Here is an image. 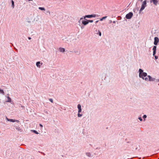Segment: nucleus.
<instances>
[{"label": "nucleus", "mask_w": 159, "mask_h": 159, "mask_svg": "<svg viewBox=\"0 0 159 159\" xmlns=\"http://www.w3.org/2000/svg\"><path fill=\"white\" fill-rule=\"evenodd\" d=\"M133 15V13L130 12L126 15V18L127 19H130L132 17Z\"/></svg>", "instance_id": "obj_3"}, {"label": "nucleus", "mask_w": 159, "mask_h": 159, "mask_svg": "<svg viewBox=\"0 0 159 159\" xmlns=\"http://www.w3.org/2000/svg\"><path fill=\"white\" fill-rule=\"evenodd\" d=\"M88 21H89V22H93V20H88Z\"/></svg>", "instance_id": "obj_17"}, {"label": "nucleus", "mask_w": 159, "mask_h": 159, "mask_svg": "<svg viewBox=\"0 0 159 159\" xmlns=\"http://www.w3.org/2000/svg\"><path fill=\"white\" fill-rule=\"evenodd\" d=\"M59 50L61 52H64L65 51V49L64 48H59Z\"/></svg>", "instance_id": "obj_11"}, {"label": "nucleus", "mask_w": 159, "mask_h": 159, "mask_svg": "<svg viewBox=\"0 0 159 159\" xmlns=\"http://www.w3.org/2000/svg\"><path fill=\"white\" fill-rule=\"evenodd\" d=\"M98 22V21H96V23H97Z\"/></svg>", "instance_id": "obj_27"}, {"label": "nucleus", "mask_w": 159, "mask_h": 159, "mask_svg": "<svg viewBox=\"0 0 159 159\" xmlns=\"http://www.w3.org/2000/svg\"><path fill=\"white\" fill-rule=\"evenodd\" d=\"M40 62L39 61V62H37L36 63V64L37 66V67H40Z\"/></svg>", "instance_id": "obj_12"}, {"label": "nucleus", "mask_w": 159, "mask_h": 159, "mask_svg": "<svg viewBox=\"0 0 159 159\" xmlns=\"http://www.w3.org/2000/svg\"><path fill=\"white\" fill-rule=\"evenodd\" d=\"M34 131V132L35 133V134H38V133L37 132V131H36V130H34V131Z\"/></svg>", "instance_id": "obj_18"}, {"label": "nucleus", "mask_w": 159, "mask_h": 159, "mask_svg": "<svg viewBox=\"0 0 159 159\" xmlns=\"http://www.w3.org/2000/svg\"><path fill=\"white\" fill-rule=\"evenodd\" d=\"M49 100L50 101H51V102H53V101H52V100L51 99H49Z\"/></svg>", "instance_id": "obj_21"}, {"label": "nucleus", "mask_w": 159, "mask_h": 159, "mask_svg": "<svg viewBox=\"0 0 159 159\" xmlns=\"http://www.w3.org/2000/svg\"><path fill=\"white\" fill-rule=\"evenodd\" d=\"M146 117H147V116L146 115H144L143 116V118L145 119L146 118Z\"/></svg>", "instance_id": "obj_20"}, {"label": "nucleus", "mask_w": 159, "mask_h": 159, "mask_svg": "<svg viewBox=\"0 0 159 159\" xmlns=\"http://www.w3.org/2000/svg\"><path fill=\"white\" fill-rule=\"evenodd\" d=\"M11 3H12V7L13 8H14V2L13 0L11 1Z\"/></svg>", "instance_id": "obj_15"}, {"label": "nucleus", "mask_w": 159, "mask_h": 159, "mask_svg": "<svg viewBox=\"0 0 159 159\" xmlns=\"http://www.w3.org/2000/svg\"><path fill=\"white\" fill-rule=\"evenodd\" d=\"M82 115L80 114V113L79 112V113L78 114V116L79 117H80Z\"/></svg>", "instance_id": "obj_19"}, {"label": "nucleus", "mask_w": 159, "mask_h": 159, "mask_svg": "<svg viewBox=\"0 0 159 159\" xmlns=\"http://www.w3.org/2000/svg\"><path fill=\"white\" fill-rule=\"evenodd\" d=\"M139 76L140 78H142L143 79H145L146 81H153L154 80V79H152L149 76L147 77V74L146 73L143 72V70L140 69H139Z\"/></svg>", "instance_id": "obj_1"}, {"label": "nucleus", "mask_w": 159, "mask_h": 159, "mask_svg": "<svg viewBox=\"0 0 159 159\" xmlns=\"http://www.w3.org/2000/svg\"><path fill=\"white\" fill-rule=\"evenodd\" d=\"M82 19V18H80V20H81V19Z\"/></svg>", "instance_id": "obj_28"}, {"label": "nucleus", "mask_w": 159, "mask_h": 159, "mask_svg": "<svg viewBox=\"0 0 159 159\" xmlns=\"http://www.w3.org/2000/svg\"><path fill=\"white\" fill-rule=\"evenodd\" d=\"M107 17V16H104V17H103L102 18L100 19V21H102V20L103 19H106V18Z\"/></svg>", "instance_id": "obj_13"}, {"label": "nucleus", "mask_w": 159, "mask_h": 159, "mask_svg": "<svg viewBox=\"0 0 159 159\" xmlns=\"http://www.w3.org/2000/svg\"><path fill=\"white\" fill-rule=\"evenodd\" d=\"M89 23V21L88 20H83L82 21V23L84 25H86Z\"/></svg>", "instance_id": "obj_6"}, {"label": "nucleus", "mask_w": 159, "mask_h": 159, "mask_svg": "<svg viewBox=\"0 0 159 159\" xmlns=\"http://www.w3.org/2000/svg\"><path fill=\"white\" fill-rule=\"evenodd\" d=\"M96 16V15H86L84 17V18H85L86 17H87L89 18H91L92 17H95Z\"/></svg>", "instance_id": "obj_4"}, {"label": "nucleus", "mask_w": 159, "mask_h": 159, "mask_svg": "<svg viewBox=\"0 0 159 159\" xmlns=\"http://www.w3.org/2000/svg\"><path fill=\"white\" fill-rule=\"evenodd\" d=\"M155 57L156 59H157V56H155Z\"/></svg>", "instance_id": "obj_24"}, {"label": "nucleus", "mask_w": 159, "mask_h": 159, "mask_svg": "<svg viewBox=\"0 0 159 159\" xmlns=\"http://www.w3.org/2000/svg\"><path fill=\"white\" fill-rule=\"evenodd\" d=\"M101 33L100 32H99V35L101 36Z\"/></svg>", "instance_id": "obj_23"}, {"label": "nucleus", "mask_w": 159, "mask_h": 159, "mask_svg": "<svg viewBox=\"0 0 159 159\" xmlns=\"http://www.w3.org/2000/svg\"><path fill=\"white\" fill-rule=\"evenodd\" d=\"M7 98H8V100L7 101V102H11V99L9 97H7Z\"/></svg>", "instance_id": "obj_14"}, {"label": "nucleus", "mask_w": 159, "mask_h": 159, "mask_svg": "<svg viewBox=\"0 0 159 159\" xmlns=\"http://www.w3.org/2000/svg\"><path fill=\"white\" fill-rule=\"evenodd\" d=\"M7 120L8 121H10L11 122H14L15 121H16L17 120H13L12 119H8L7 118Z\"/></svg>", "instance_id": "obj_10"}, {"label": "nucleus", "mask_w": 159, "mask_h": 159, "mask_svg": "<svg viewBox=\"0 0 159 159\" xmlns=\"http://www.w3.org/2000/svg\"><path fill=\"white\" fill-rule=\"evenodd\" d=\"M150 2H153L154 4L157 5V0H152L150 1Z\"/></svg>", "instance_id": "obj_9"}, {"label": "nucleus", "mask_w": 159, "mask_h": 159, "mask_svg": "<svg viewBox=\"0 0 159 159\" xmlns=\"http://www.w3.org/2000/svg\"><path fill=\"white\" fill-rule=\"evenodd\" d=\"M159 39L157 37H156L154 38V44L155 45H157Z\"/></svg>", "instance_id": "obj_5"}, {"label": "nucleus", "mask_w": 159, "mask_h": 159, "mask_svg": "<svg viewBox=\"0 0 159 159\" xmlns=\"http://www.w3.org/2000/svg\"><path fill=\"white\" fill-rule=\"evenodd\" d=\"M139 120H140V121L142 120V119L141 117H139Z\"/></svg>", "instance_id": "obj_22"}, {"label": "nucleus", "mask_w": 159, "mask_h": 159, "mask_svg": "<svg viewBox=\"0 0 159 159\" xmlns=\"http://www.w3.org/2000/svg\"><path fill=\"white\" fill-rule=\"evenodd\" d=\"M29 39H31V38H30V37H29Z\"/></svg>", "instance_id": "obj_26"}, {"label": "nucleus", "mask_w": 159, "mask_h": 159, "mask_svg": "<svg viewBox=\"0 0 159 159\" xmlns=\"http://www.w3.org/2000/svg\"><path fill=\"white\" fill-rule=\"evenodd\" d=\"M147 6V2L146 0L144 1L142 5L141 8L140 10V12L142 11Z\"/></svg>", "instance_id": "obj_2"}, {"label": "nucleus", "mask_w": 159, "mask_h": 159, "mask_svg": "<svg viewBox=\"0 0 159 159\" xmlns=\"http://www.w3.org/2000/svg\"><path fill=\"white\" fill-rule=\"evenodd\" d=\"M157 47L156 46H154L153 48V55H154L156 54V49Z\"/></svg>", "instance_id": "obj_7"}, {"label": "nucleus", "mask_w": 159, "mask_h": 159, "mask_svg": "<svg viewBox=\"0 0 159 159\" xmlns=\"http://www.w3.org/2000/svg\"><path fill=\"white\" fill-rule=\"evenodd\" d=\"M40 126L41 127H43V125H41V124H40Z\"/></svg>", "instance_id": "obj_25"}, {"label": "nucleus", "mask_w": 159, "mask_h": 159, "mask_svg": "<svg viewBox=\"0 0 159 159\" xmlns=\"http://www.w3.org/2000/svg\"><path fill=\"white\" fill-rule=\"evenodd\" d=\"M39 9L41 10H45L44 8L43 7H39Z\"/></svg>", "instance_id": "obj_16"}, {"label": "nucleus", "mask_w": 159, "mask_h": 159, "mask_svg": "<svg viewBox=\"0 0 159 159\" xmlns=\"http://www.w3.org/2000/svg\"><path fill=\"white\" fill-rule=\"evenodd\" d=\"M78 108L79 109L78 112L80 113L81 112V106L80 104H78Z\"/></svg>", "instance_id": "obj_8"}]
</instances>
